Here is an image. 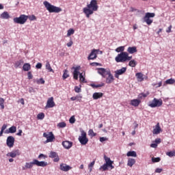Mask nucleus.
<instances>
[{
  "label": "nucleus",
  "mask_w": 175,
  "mask_h": 175,
  "mask_svg": "<svg viewBox=\"0 0 175 175\" xmlns=\"http://www.w3.org/2000/svg\"><path fill=\"white\" fill-rule=\"evenodd\" d=\"M99 6H98V1L92 0L90 4L87 5V7L83 9L84 14H85L87 18H90L92 14H94V12H97Z\"/></svg>",
  "instance_id": "nucleus-1"
},
{
  "label": "nucleus",
  "mask_w": 175,
  "mask_h": 175,
  "mask_svg": "<svg viewBox=\"0 0 175 175\" xmlns=\"http://www.w3.org/2000/svg\"><path fill=\"white\" fill-rule=\"evenodd\" d=\"M44 6L49 13H59L62 8L51 5L49 1H44Z\"/></svg>",
  "instance_id": "nucleus-2"
},
{
  "label": "nucleus",
  "mask_w": 175,
  "mask_h": 175,
  "mask_svg": "<svg viewBox=\"0 0 175 175\" xmlns=\"http://www.w3.org/2000/svg\"><path fill=\"white\" fill-rule=\"evenodd\" d=\"M72 69H74L73 77L75 80H78L79 75V80L81 83H87V81H85V77H84L83 73H80V72L79 71L80 70V66L72 67Z\"/></svg>",
  "instance_id": "nucleus-3"
},
{
  "label": "nucleus",
  "mask_w": 175,
  "mask_h": 175,
  "mask_svg": "<svg viewBox=\"0 0 175 175\" xmlns=\"http://www.w3.org/2000/svg\"><path fill=\"white\" fill-rule=\"evenodd\" d=\"M28 20V16L21 14L19 17L14 18L13 21L15 24H21V25L25 24Z\"/></svg>",
  "instance_id": "nucleus-4"
},
{
  "label": "nucleus",
  "mask_w": 175,
  "mask_h": 175,
  "mask_svg": "<svg viewBox=\"0 0 175 175\" xmlns=\"http://www.w3.org/2000/svg\"><path fill=\"white\" fill-rule=\"evenodd\" d=\"M78 140L82 146H85L88 143V138H87V133L84 130L81 131V135L79 137Z\"/></svg>",
  "instance_id": "nucleus-5"
},
{
  "label": "nucleus",
  "mask_w": 175,
  "mask_h": 175,
  "mask_svg": "<svg viewBox=\"0 0 175 175\" xmlns=\"http://www.w3.org/2000/svg\"><path fill=\"white\" fill-rule=\"evenodd\" d=\"M43 136L46 139L45 143H53L55 140V136H54L53 132L44 133Z\"/></svg>",
  "instance_id": "nucleus-6"
},
{
  "label": "nucleus",
  "mask_w": 175,
  "mask_h": 175,
  "mask_svg": "<svg viewBox=\"0 0 175 175\" xmlns=\"http://www.w3.org/2000/svg\"><path fill=\"white\" fill-rule=\"evenodd\" d=\"M155 17V13L148 12L144 17V21L148 25H151L152 24V20L151 18Z\"/></svg>",
  "instance_id": "nucleus-7"
},
{
  "label": "nucleus",
  "mask_w": 175,
  "mask_h": 175,
  "mask_svg": "<svg viewBox=\"0 0 175 175\" xmlns=\"http://www.w3.org/2000/svg\"><path fill=\"white\" fill-rule=\"evenodd\" d=\"M115 61L116 62H126V52H121L118 54L116 57Z\"/></svg>",
  "instance_id": "nucleus-8"
},
{
  "label": "nucleus",
  "mask_w": 175,
  "mask_h": 175,
  "mask_svg": "<svg viewBox=\"0 0 175 175\" xmlns=\"http://www.w3.org/2000/svg\"><path fill=\"white\" fill-rule=\"evenodd\" d=\"M162 99L154 98L152 101L149 104L150 107H160L162 106Z\"/></svg>",
  "instance_id": "nucleus-9"
},
{
  "label": "nucleus",
  "mask_w": 175,
  "mask_h": 175,
  "mask_svg": "<svg viewBox=\"0 0 175 175\" xmlns=\"http://www.w3.org/2000/svg\"><path fill=\"white\" fill-rule=\"evenodd\" d=\"M125 72H126V67H123L114 72L115 73L114 77H116V79H120V76H121L122 75H124Z\"/></svg>",
  "instance_id": "nucleus-10"
},
{
  "label": "nucleus",
  "mask_w": 175,
  "mask_h": 175,
  "mask_svg": "<svg viewBox=\"0 0 175 175\" xmlns=\"http://www.w3.org/2000/svg\"><path fill=\"white\" fill-rule=\"evenodd\" d=\"M14 142H15L14 137L8 136L6 140V144L8 147H9V148H12L14 146Z\"/></svg>",
  "instance_id": "nucleus-11"
},
{
  "label": "nucleus",
  "mask_w": 175,
  "mask_h": 175,
  "mask_svg": "<svg viewBox=\"0 0 175 175\" xmlns=\"http://www.w3.org/2000/svg\"><path fill=\"white\" fill-rule=\"evenodd\" d=\"M55 106V103H54V98L51 97L48 99L46 102V109H51Z\"/></svg>",
  "instance_id": "nucleus-12"
},
{
  "label": "nucleus",
  "mask_w": 175,
  "mask_h": 175,
  "mask_svg": "<svg viewBox=\"0 0 175 175\" xmlns=\"http://www.w3.org/2000/svg\"><path fill=\"white\" fill-rule=\"evenodd\" d=\"M98 74L100 75L103 77H106V75H107V72H110V69H105L103 68H99L97 69Z\"/></svg>",
  "instance_id": "nucleus-13"
},
{
  "label": "nucleus",
  "mask_w": 175,
  "mask_h": 175,
  "mask_svg": "<svg viewBox=\"0 0 175 175\" xmlns=\"http://www.w3.org/2000/svg\"><path fill=\"white\" fill-rule=\"evenodd\" d=\"M107 76H108L106 79L107 84H111V83L114 81V77L113 76V74H111V71H108Z\"/></svg>",
  "instance_id": "nucleus-14"
},
{
  "label": "nucleus",
  "mask_w": 175,
  "mask_h": 175,
  "mask_svg": "<svg viewBox=\"0 0 175 175\" xmlns=\"http://www.w3.org/2000/svg\"><path fill=\"white\" fill-rule=\"evenodd\" d=\"M21 152L19 150H16L12 152H8L6 154V157H10L11 158H16V157L21 155Z\"/></svg>",
  "instance_id": "nucleus-15"
},
{
  "label": "nucleus",
  "mask_w": 175,
  "mask_h": 175,
  "mask_svg": "<svg viewBox=\"0 0 175 175\" xmlns=\"http://www.w3.org/2000/svg\"><path fill=\"white\" fill-rule=\"evenodd\" d=\"M98 57V53L96 51V49H92L90 54L88 57V59H96Z\"/></svg>",
  "instance_id": "nucleus-16"
},
{
  "label": "nucleus",
  "mask_w": 175,
  "mask_h": 175,
  "mask_svg": "<svg viewBox=\"0 0 175 175\" xmlns=\"http://www.w3.org/2000/svg\"><path fill=\"white\" fill-rule=\"evenodd\" d=\"M33 165H35V159L30 163H25L24 167H22L23 170H27V169H32L33 167Z\"/></svg>",
  "instance_id": "nucleus-17"
},
{
  "label": "nucleus",
  "mask_w": 175,
  "mask_h": 175,
  "mask_svg": "<svg viewBox=\"0 0 175 175\" xmlns=\"http://www.w3.org/2000/svg\"><path fill=\"white\" fill-rule=\"evenodd\" d=\"M59 169L62 172H69V170H70V169H72V167L66 165V163H62L60 165Z\"/></svg>",
  "instance_id": "nucleus-18"
},
{
  "label": "nucleus",
  "mask_w": 175,
  "mask_h": 175,
  "mask_svg": "<svg viewBox=\"0 0 175 175\" xmlns=\"http://www.w3.org/2000/svg\"><path fill=\"white\" fill-rule=\"evenodd\" d=\"M162 132V129H161V126H159V123H157L153 129L152 133L153 135H159Z\"/></svg>",
  "instance_id": "nucleus-19"
},
{
  "label": "nucleus",
  "mask_w": 175,
  "mask_h": 175,
  "mask_svg": "<svg viewBox=\"0 0 175 175\" xmlns=\"http://www.w3.org/2000/svg\"><path fill=\"white\" fill-rule=\"evenodd\" d=\"M35 165L36 166H40L41 167H46L49 163L46 161H39L38 160L34 159Z\"/></svg>",
  "instance_id": "nucleus-20"
},
{
  "label": "nucleus",
  "mask_w": 175,
  "mask_h": 175,
  "mask_svg": "<svg viewBox=\"0 0 175 175\" xmlns=\"http://www.w3.org/2000/svg\"><path fill=\"white\" fill-rule=\"evenodd\" d=\"M49 158H55L53 162H58L59 161V157H58V154L55 152H51L49 154Z\"/></svg>",
  "instance_id": "nucleus-21"
},
{
  "label": "nucleus",
  "mask_w": 175,
  "mask_h": 175,
  "mask_svg": "<svg viewBox=\"0 0 175 175\" xmlns=\"http://www.w3.org/2000/svg\"><path fill=\"white\" fill-rule=\"evenodd\" d=\"M62 146L66 148V150H69L73 146V143L69 142V141H64L62 142Z\"/></svg>",
  "instance_id": "nucleus-22"
},
{
  "label": "nucleus",
  "mask_w": 175,
  "mask_h": 175,
  "mask_svg": "<svg viewBox=\"0 0 175 175\" xmlns=\"http://www.w3.org/2000/svg\"><path fill=\"white\" fill-rule=\"evenodd\" d=\"M142 100L139 99H133L131 100V106H134L135 107H137L139 105H140Z\"/></svg>",
  "instance_id": "nucleus-23"
},
{
  "label": "nucleus",
  "mask_w": 175,
  "mask_h": 175,
  "mask_svg": "<svg viewBox=\"0 0 175 175\" xmlns=\"http://www.w3.org/2000/svg\"><path fill=\"white\" fill-rule=\"evenodd\" d=\"M102 96H103V93H102V92H95V93L93 94L92 98H93V99L96 100L98 99H100V98H102Z\"/></svg>",
  "instance_id": "nucleus-24"
},
{
  "label": "nucleus",
  "mask_w": 175,
  "mask_h": 175,
  "mask_svg": "<svg viewBox=\"0 0 175 175\" xmlns=\"http://www.w3.org/2000/svg\"><path fill=\"white\" fill-rule=\"evenodd\" d=\"M0 18H2L3 20H8L10 18V15H9V12H3L2 14H1Z\"/></svg>",
  "instance_id": "nucleus-25"
},
{
  "label": "nucleus",
  "mask_w": 175,
  "mask_h": 175,
  "mask_svg": "<svg viewBox=\"0 0 175 175\" xmlns=\"http://www.w3.org/2000/svg\"><path fill=\"white\" fill-rule=\"evenodd\" d=\"M17 131V127L15 126H12L8 129V130H6L5 133H16Z\"/></svg>",
  "instance_id": "nucleus-26"
},
{
  "label": "nucleus",
  "mask_w": 175,
  "mask_h": 175,
  "mask_svg": "<svg viewBox=\"0 0 175 175\" xmlns=\"http://www.w3.org/2000/svg\"><path fill=\"white\" fill-rule=\"evenodd\" d=\"M23 70H24V72H28L31 70V64H29V63L24 64L23 66Z\"/></svg>",
  "instance_id": "nucleus-27"
},
{
  "label": "nucleus",
  "mask_w": 175,
  "mask_h": 175,
  "mask_svg": "<svg viewBox=\"0 0 175 175\" xmlns=\"http://www.w3.org/2000/svg\"><path fill=\"white\" fill-rule=\"evenodd\" d=\"M128 53H129L130 54H133L134 53H137V49L136 48V46H129L127 49Z\"/></svg>",
  "instance_id": "nucleus-28"
},
{
  "label": "nucleus",
  "mask_w": 175,
  "mask_h": 175,
  "mask_svg": "<svg viewBox=\"0 0 175 175\" xmlns=\"http://www.w3.org/2000/svg\"><path fill=\"white\" fill-rule=\"evenodd\" d=\"M136 163V160L135 159H129L127 162V166H130V167H132V166L134 165V164Z\"/></svg>",
  "instance_id": "nucleus-29"
},
{
  "label": "nucleus",
  "mask_w": 175,
  "mask_h": 175,
  "mask_svg": "<svg viewBox=\"0 0 175 175\" xmlns=\"http://www.w3.org/2000/svg\"><path fill=\"white\" fill-rule=\"evenodd\" d=\"M45 68L46 70H49V72H54V70L51 68V66L50 65V62L49 61L46 62Z\"/></svg>",
  "instance_id": "nucleus-30"
},
{
  "label": "nucleus",
  "mask_w": 175,
  "mask_h": 175,
  "mask_svg": "<svg viewBox=\"0 0 175 175\" xmlns=\"http://www.w3.org/2000/svg\"><path fill=\"white\" fill-rule=\"evenodd\" d=\"M135 76L138 79V81H143L144 80V78H143V74L142 72L136 73Z\"/></svg>",
  "instance_id": "nucleus-31"
},
{
  "label": "nucleus",
  "mask_w": 175,
  "mask_h": 175,
  "mask_svg": "<svg viewBox=\"0 0 175 175\" xmlns=\"http://www.w3.org/2000/svg\"><path fill=\"white\" fill-rule=\"evenodd\" d=\"M24 64V61L23 60H18L17 62H16L14 67L16 68V69H17V68H21V65H23Z\"/></svg>",
  "instance_id": "nucleus-32"
},
{
  "label": "nucleus",
  "mask_w": 175,
  "mask_h": 175,
  "mask_svg": "<svg viewBox=\"0 0 175 175\" xmlns=\"http://www.w3.org/2000/svg\"><path fill=\"white\" fill-rule=\"evenodd\" d=\"M127 157H133L134 158H136L137 157V154L135 151H129L126 153Z\"/></svg>",
  "instance_id": "nucleus-33"
},
{
  "label": "nucleus",
  "mask_w": 175,
  "mask_h": 175,
  "mask_svg": "<svg viewBox=\"0 0 175 175\" xmlns=\"http://www.w3.org/2000/svg\"><path fill=\"white\" fill-rule=\"evenodd\" d=\"M83 98V96H81V95H78L76 96H72L70 98L71 100H78L79 102H81V98Z\"/></svg>",
  "instance_id": "nucleus-34"
},
{
  "label": "nucleus",
  "mask_w": 175,
  "mask_h": 175,
  "mask_svg": "<svg viewBox=\"0 0 175 175\" xmlns=\"http://www.w3.org/2000/svg\"><path fill=\"white\" fill-rule=\"evenodd\" d=\"M68 77H69V71H68V70H64L62 76L63 80H65V79H68Z\"/></svg>",
  "instance_id": "nucleus-35"
},
{
  "label": "nucleus",
  "mask_w": 175,
  "mask_h": 175,
  "mask_svg": "<svg viewBox=\"0 0 175 175\" xmlns=\"http://www.w3.org/2000/svg\"><path fill=\"white\" fill-rule=\"evenodd\" d=\"M148 94H145V93H141L138 95V99L141 100V99H143L144 98H147V96Z\"/></svg>",
  "instance_id": "nucleus-36"
},
{
  "label": "nucleus",
  "mask_w": 175,
  "mask_h": 175,
  "mask_svg": "<svg viewBox=\"0 0 175 175\" xmlns=\"http://www.w3.org/2000/svg\"><path fill=\"white\" fill-rule=\"evenodd\" d=\"M129 66H131V68H135V66H136V65H137V63H136V61H135L134 59L131 60L129 63Z\"/></svg>",
  "instance_id": "nucleus-37"
},
{
  "label": "nucleus",
  "mask_w": 175,
  "mask_h": 175,
  "mask_svg": "<svg viewBox=\"0 0 175 175\" xmlns=\"http://www.w3.org/2000/svg\"><path fill=\"white\" fill-rule=\"evenodd\" d=\"M94 165H95V161L91 162V163L88 165V169H89L90 173H91V172H92V167H94Z\"/></svg>",
  "instance_id": "nucleus-38"
},
{
  "label": "nucleus",
  "mask_w": 175,
  "mask_h": 175,
  "mask_svg": "<svg viewBox=\"0 0 175 175\" xmlns=\"http://www.w3.org/2000/svg\"><path fill=\"white\" fill-rule=\"evenodd\" d=\"M125 50L124 46H119L115 51L116 53H124L123 51Z\"/></svg>",
  "instance_id": "nucleus-39"
},
{
  "label": "nucleus",
  "mask_w": 175,
  "mask_h": 175,
  "mask_svg": "<svg viewBox=\"0 0 175 175\" xmlns=\"http://www.w3.org/2000/svg\"><path fill=\"white\" fill-rule=\"evenodd\" d=\"M175 80L174 79H167L165 81V84H174Z\"/></svg>",
  "instance_id": "nucleus-40"
},
{
  "label": "nucleus",
  "mask_w": 175,
  "mask_h": 175,
  "mask_svg": "<svg viewBox=\"0 0 175 175\" xmlns=\"http://www.w3.org/2000/svg\"><path fill=\"white\" fill-rule=\"evenodd\" d=\"M66 126V123L62 122L57 124V128H65Z\"/></svg>",
  "instance_id": "nucleus-41"
},
{
  "label": "nucleus",
  "mask_w": 175,
  "mask_h": 175,
  "mask_svg": "<svg viewBox=\"0 0 175 175\" xmlns=\"http://www.w3.org/2000/svg\"><path fill=\"white\" fill-rule=\"evenodd\" d=\"M160 161H161L160 157H152V162H153V163H156L157 162H160Z\"/></svg>",
  "instance_id": "nucleus-42"
},
{
  "label": "nucleus",
  "mask_w": 175,
  "mask_h": 175,
  "mask_svg": "<svg viewBox=\"0 0 175 175\" xmlns=\"http://www.w3.org/2000/svg\"><path fill=\"white\" fill-rule=\"evenodd\" d=\"M73 33H75V29H70L67 31V36H70L71 35H73Z\"/></svg>",
  "instance_id": "nucleus-43"
},
{
  "label": "nucleus",
  "mask_w": 175,
  "mask_h": 175,
  "mask_svg": "<svg viewBox=\"0 0 175 175\" xmlns=\"http://www.w3.org/2000/svg\"><path fill=\"white\" fill-rule=\"evenodd\" d=\"M166 154L170 158H172V157H175V150L168 152Z\"/></svg>",
  "instance_id": "nucleus-44"
},
{
  "label": "nucleus",
  "mask_w": 175,
  "mask_h": 175,
  "mask_svg": "<svg viewBox=\"0 0 175 175\" xmlns=\"http://www.w3.org/2000/svg\"><path fill=\"white\" fill-rule=\"evenodd\" d=\"M38 120H43L44 118V114L43 113H40L37 116Z\"/></svg>",
  "instance_id": "nucleus-45"
},
{
  "label": "nucleus",
  "mask_w": 175,
  "mask_h": 175,
  "mask_svg": "<svg viewBox=\"0 0 175 175\" xmlns=\"http://www.w3.org/2000/svg\"><path fill=\"white\" fill-rule=\"evenodd\" d=\"M107 167H109V165H107L106 163L103 164L100 167V170L101 169H103V170L105 172L106 170H107Z\"/></svg>",
  "instance_id": "nucleus-46"
},
{
  "label": "nucleus",
  "mask_w": 175,
  "mask_h": 175,
  "mask_svg": "<svg viewBox=\"0 0 175 175\" xmlns=\"http://www.w3.org/2000/svg\"><path fill=\"white\" fill-rule=\"evenodd\" d=\"M70 124H75L76 122V119L75 118V116H72L69 120Z\"/></svg>",
  "instance_id": "nucleus-47"
},
{
  "label": "nucleus",
  "mask_w": 175,
  "mask_h": 175,
  "mask_svg": "<svg viewBox=\"0 0 175 175\" xmlns=\"http://www.w3.org/2000/svg\"><path fill=\"white\" fill-rule=\"evenodd\" d=\"M37 84H44V79L43 78H40L36 81Z\"/></svg>",
  "instance_id": "nucleus-48"
},
{
  "label": "nucleus",
  "mask_w": 175,
  "mask_h": 175,
  "mask_svg": "<svg viewBox=\"0 0 175 175\" xmlns=\"http://www.w3.org/2000/svg\"><path fill=\"white\" fill-rule=\"evenodd\" d=\"M46 158H47L46 155H44V154H40V155L38 156V159H46Z\"/></svg>",
  "instance_id": "nucleus-49"
},
{
  "label": "nucleus",
  "mask_w": 175,
  "mask_h": 175,
  "mask_svg": "<svg viewBox=\"0 0 175 175\" xmlns=\"http://www.w3.org/2000/svg\"><path fill=\"white\" fill-rule=\"evenodd\" d=\"M105 83L98 84V85H92V87H95V88H99V87H103Z\"/></svg>",
  "instance_id": "nucleus-50"
},
{
  "label": "nucleus",
  "mask_w": 175,
  "mask_h": 175,
  "mask_svg": "<svg viewBox=\"0 0 175 175\" xmlns=\"http://www.w3.org/2000/svg\"><path fill=\"white\" fill-rule=\"evenodd\" d=\"M100 142L101 143H103V142H107V137H100Z\"/></svg>",
  "instance_id": "nucleus-51"
},
{
  "label": "nucleus",
  "mask_w": 175,
  "mask_h": 175,
  "mask_svg": "<svg viewBox=\"0 0 175 175\" xmlns=\"http://www.w3.org/2000/svg\"><path fill=\"white\" fill-rule=\"evenodd\" d=\"M27 77L29 80H31V79H33V76L32 75V73L31 72H27Z\"/></svg>",
  "instance_id": "nucleus-52"
},
{
  "label": "nucleus",
  "mask_w": 175,
  "mask_h": 175,
  "mask_svg": "<svg viewBox=\"0 0 175 175\" xmlns=\"http://www.w3.org/2000/svg\"><path fill=\"white\" fill-rule=\"evenodd\" d=\"M75 92H77V93L81 92V88H79L78 86H75Z\"/></svg>",
  "instance_id": "nucleus-53"
},
{
  "label": "nucleus",
  "mask_w": 175,
  "mask_h": 175,
  "mask_svg": "<svg viewBox=\"0 0 175 175\" xmlns=\"http://www.w3.org/2000/svg\"><path fill=\"white\" fill-rule=\"evenodd\" d=\"M88 134H89L90 136H95V135H96L95 133H94V130H92V129L89 130Z\"/></svg>",
  "instance_id": "nucleus-54"
},
{
  "label": "nucleus",
  "mask_w": 175,
  "mask_h": 175,
  "mask_svg": "<svg viewBox=\"0 0 175 175\" xmlns=\"http://www.w3.org/2000/svg\"><path fill=\"white\" fill-rule=\"evenodd\" d=\"M30 21H33L35 20H36V16H35V15H31L29 17Z\"/></svg>",
  "instance_id": "nucleus-55"
},
{
  "label": "nucleus",
  "mask_w": 175,
  "mask_h": 175,
  "mask_svg": "<svg viewBox=\"0 0 175 175\" xmlns=\"http://www.w3.org/2000/svg\"><path fill=\"white\" fill-rule=\"evenodd\" d=\"M36 69H42V63H38L36 65Z\"/></svg>",
  "instance_id": "nucleus-56"
},
{
  "label": "nucleus",
  "mask_w": 175,
  "mask_h": 175,
  "mask_svg": "<svg viewBox=\"0 0 175 175\" xmlns=\"http://www.w3.org/2000/svg\"><path fill=\"white\" fill-rule=\"evenodd\" d=\"M161 138H157V139H156L154 140V143H155L156 144H161Z\"/></svg>",
  "instance_id": "nucleus-57"
},
{
  "label": "nucleus",
  "mask_w": 175,
  "mask_h": 175,
  "mask_svg": "<svg viewBox=\"0 0 175 175\" xmlns=\"http://www.w3.org/2000/svg\"><path fill=\"white\" fill-rule=\"evenodd\" d=\"M163 170L162 169V168H157L156 170H155V173H162V171H163Z\"/></svg>",
  "instance_id": "nucleus-58"
},
{
  "label": "nucleus",
  "mask_w": 175,
  "mask_h": 175,
  "mask_svg": "<svg viewBox=\"0 0 175 175\" xmlns=\"http://www.w3.org/2000/svg\"><path fill=\"white\" fill-rule=\"evenodd\" d=\"M132 59V56H129L128 53H126V61H131Z\"/></svg>",
  "instance_id": "nucleus-59"
},
{
  "label": "nucleus",
  "mask_w": 175,
  "mask_h": 175,
  "mask_svg": "<svg viewBox=\"0 0 175 175\" xmlns=\"http://www.w3.org/2000/svg\"><path fill=\"white\" fill-rule=\"evenodd\" d=\"M150 147L152 148H157V147H158V144H150Z\"/></svg>",
  "instance_id": "nucleus-60"
},
{
  "label": "nucleus",
  "mask_w": 175,
  "mask_h": 175,
  "mask_svg": "<svg viewBox=\"0 0 175 175\" xmlns=\"http://www.w3.org/2000/svg\"><path fill=\"white\" fill-rule=\"evenodd\" d=\"M104 159L105 161V162H109V161H111V159H110L109 157H107V156H104Z\"/></svg>",
  "instance_id": "nucleus-61"
},
{
  "label": "nucleus",
  "mask_w": 175,
  "mask_h": 175,
  "mask_svg": "<svg viewBox=\"0 0 175 175\" xmlns=\"http://www.w3.org/2000/svg\"><path fill=\"white\" fill-rule=\"evenodd\" d=\"M111 164H113V161H111V160H109V161H107L106 163H105V165H107L108 166L111 165Z\"/></svg>",
  "instance_id": "nucleus-62"
},
{
  "label": "nucleus",
  "mask_w": 175,
  "mask_h": 175,
  "mask_svg": "<svg viewBox=\"0 0 175 175\" xmlns=\"http://www.w3.org/2000/svg\"><path fill=\"white\" fill-rule=\"evenodd\" d=\"M96 53H97V55L98 54H100V55L103 54V52L99 49H96Z\"/></svg>",
  "instance_id": "nucleus-63"
},
{
  "label": "nucleus",
  "mask_w": 175,
  "mask_h": 175,
  "mask_svg": "<svg viewBox=\"0 0 175 175\" xmlns=\"http://www.w3.org/2000/svg\"><path fill=\"white\" fill-rule=\"evenodd\" d=\"M73 44L72 41H70L68 43H67V46L68 47H72V45Z\"/></svg>",
  "instance_id": "nucleus-64"
}]
</instances>
